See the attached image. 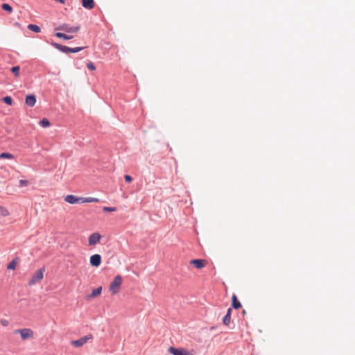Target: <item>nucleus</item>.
<instances>
[{"label": "nucleus", "instance_id": "f257e3e1", "mask_svg": "<svg viewBox=\"0 0 355 355\" xmlns=\"http://www.w3.org/2000/svg\"><path fill=\"white\" fill-rule=\"evenodd\" d=\"M123 283V278L120 275H116L110 284L109 291L112 295L117 294Z\"/></svg>", "mask_w": 355, "mask_h": 355}, {"label": "nucleus", "instance_id": "f03ea898", "mask_svg": "<svg viewBox=\"0 0 355 355\" xmlns=\"http://www.w3.org/2000/svg\"><path fill=\"white\" fill-rule=\"evenodd\" d=\"M15 334H19L23 340L31 339L34 337V332L32 329L28 328H24L21 329H16L14 331Z\"/></svg>", "mask_w": 355, "mask_h": 355}, {"label": "nucleus", "instance_id": "7ed1b4c3", "mask_svg": "<svg viewBox=\"0 0 355 355\" xmlns=\"http://www.w3.org/2000/svg\"><path fill=\"white\" fill-rule=\"evenodd\" d=\"M44 268L37 270L28 282V285L32 286L41 281L44 277Z\"/></svg>", "mask_w": 355, "mask_h": 355}, {"label": "nucleus", "instance_id": "20e7f679", "mask_svg": "<svg viewBox=\"0 0 355 355\" xmlns=\"http://www.w3.org/2000/svg\"><path fill=\"white\" fill-rule=\"evenodd\" d=\"M93 336L92 334L86 335L76 340L71 341V345L75 347H80L87 343L89 340H92Z\"/></svg>", "mask_w": 355, "mask_h": 355}, {"label": "nucleus", "instance_id": "39448f33", "mask_svg": "<svg viewBox=\"0 0 355 355\" xmlns=\"http://www.w3.org/2000/svg\"><path fill=\"white\" fill-rule=\"evenodd\" d=\"M168 351L173 355H193L191 352H189L184 348H175L174 347H170Z\"/></svg>", "mask_w": 355, "mask_h": 355}, {"label": "nucleus", "instance_id": "423d86ee", "mask_svg": "<svg viewBox=\"0 0 355 355\" xmlns=\"http://www.w3.org/2000/svg\"><path fill=\"white\" fill-rule=\"evenodd\" d=\"M56 30L64 31L67 33H76L80 30V26H71L67 24H63L59 27L56 28Z\"/></svg>", "mask_w": 355, "mask_h": 355}, {"label": "nucleus", "instance_id": "0eeeda50", "mask_svg": "<svg viewBox=\"0 0 355 355\" xmlns=\"http://www.w3.org/2000/svg\"><path fill=\"white\" fill-rule=\"evenodd\" d=\"M101 239V235L98 232L92 234L88 239V243L89 246L95 245L100 242Z\"/></svg>", "mask_w": 355, "mask_h": 355}, {"label": "nucleus", "instance_id": "6e6552de", "mask_svg": "<svg viewBox=\"0 0 355 355\" xmlns=\"http://www.w3.org/2000/svg\"><path fill=\"white\" fill-rule=\"evenodd\" d=\"M64 200L69 204L81 203L82 197H76L73 195H67L64 197Z\"/></svg>", "mask_w": 355, "mask_h": 355}, {"label": "nucleus", "instance_id": "1a4fd4ad", "mask_svg": "<svg viewBox=\"0 0 355 355\" xmlns=\"http://www.w3.org/2000/svg\"><path fill=\"white\" fill-rule=\"evenodd\" d=\"M90 264L92 266L98 267L101 263V257L100 254H96L90 257Z\"/></svg>", "mask_w": 355, "mask_h": 355}, {"label": "nucleus", "instance_id": "9d476101", "mask_svg": "<svg viewBox=\"0 0 355 355\" xmlns=\"http://www.w3.org/2000/svg\"><path fill=\"white\" fill-rule=\"evenodd\" d=\"M207 263V261L205 259H192L190 261V263L198 269L204 268Z\"/></svg>", "mask_w": 355, "mask_h": 355}, {"label": "nucleus", "instance_id": "9b49d317", "mask_svg": "<svg viewBox=\"0 0 355 355\" xmlns=\"http://www.w3.org/2000/svg\"><path fill=\"white\" fill-rule=\"evenodd\" d=\"M102 292V286H99L95 289H94L92 292V293L87 297V300H90L92 298H94L98 297L101 294Z\"/></svg>", "mask_w": 355, "mask_h": 355}, {"label": "nucleus", "instance_id": "f8f14e48", "mask_svg": "<svg viewBox=\"0 0 355 355\" xmlns=\"http://www.w3.org/2000/svg\"><path fill=\"white\" fill-rule=\"evenodd\" d=\"M231 313H232V309L230 308L227 309V313L223 319V322L226 326H228L230 324Z\"/></svg>", "mask_w": 355, "mask_h": 355}, {"label": "nucleus", "instance_id": "ddd939ff", "mask_svg": "<svg viewBox=\"0 0 355 355\" xmlns=\"http://www.w3.org/2000/svg\"><path fill=\"white\" fill-rule=\"evenodd\" d=\"M36 103V98L34 95H28L26 97V103L31 106L33 107L35 105Z\"/></svg>", "mask_w": 355, "mask_h": 355}, {"label": "nucleus", "instance_id": "4468645a", "mask_svg": "<svg viewBox=\"0 0 355 355\" xmlns=\"http://www.w3.org/2000/svg\"><path fill=\"white\" fill-rule=\"evenodd\" d=\"M82 5L85 8L92 9L94 7V0H83Z\"/></svg>", "mask_w": 355, "mask_h": 355}, {"label": "nucleus", "instance_id": "2eb2a0df", "mask_svg": "<svg viewBox=\"0 0 355 355\" xmlns=\"http://www.w3.org/2000/svg\"><path fill=\"white\" fill-rule=\"evenodd\" d=\"M232 306L235 309H238L241 307V304L235 295H233L232 297Z\"/></svg>", "mask_w": 355, "mask_h": 355}, {"label": "nucleus", "instance_id": "dca6fc26", "mask_svg": "<svg viewBox=\"0 0 355 355\" xmlns=\"http://www.w3.org/2000/svg\"><path fill=\"white\" fill-rule=\"evenodd\" d=\"M53 46L58 49V50L64 52V53H70V51H71V48L68 47V46H63V45H61V44H57V43H55L53 44Z\"/></svg>", "mask_w": 355, "mask_h": 355}, {"label": "nucleus", "instance_id": "f3484780", "mask_svg": "<svg viewBox=\"0 0 355 355\" xmlns=\"http://www.w3.org/2000/svg\"><path fill=\"white\" fill-rule=\"evenodd\" d=\"M55 35L57 37L62 38L63 40H71V39H72L73 37V35H67V34L62 33H56L55 34Z\"/></svg>", "mask_w": 355, "mask_h": 355}, {"label": "nucleus", "instance_id": "a211bd4d", "mask_svg": "<svg viewBox=\"0 0 355 355\" xmlns=\"http://www.w3.org/2000/svg\"><path fill=\"white\" fill-rule=\"evenodd\" d=\"M10 211L7 208L3 206L0 205V216L3 217H7L10 216Z\"/></svg>", "mask_w": 355, "mask_h": 355}, {"label": "nucleus", "instance_id": "6ab92c4d", "mask_svg": "<svg viewBox=\"0 0 355 355\" xmlns=\"http://www.w3.org/2000/svg\"><path fill=\"white\" fill-rule=\"evenodd\" d=\"M99 200L96 198H92V197H89V198H83L82 197V200H81V203H86V202H98Z\"/></svg>", "mask_w": 355, "mask_h": 355}, {"label": "nucleus", "instance_id": "aec40b11", "mask_svg": "<svg viewBox=\"0 0 355 355\" xmlns=\"http://www.w3.org/2000/svg\"><path fill=\"white\" fill-rule=\"evenodd\" d=\"M19 66H15L10 69V71L14 74L15 77L18 78L19 76Z\"/></svg>", "mask_w": 355, "mask_h": 355}, {"label": "nucleus", "instance_id": "412c9836", "mask_svg": "<svg viewBox=\"0 0 355 355\" xmlns=\"http://www.w3.org/2000/svg\"><path fill=\"white\" fill-rule=\"evenodd\" d=\"M28 28L35 33H40L41 31L40 28L35 24H29Z\"/></svg>", "mask_w": 355, "mask_h": 355}, {"label": "nucleus", "instance_id": "4be33fe9", "mask_svg": "<svg viewBox=\"0 0 355 355\" xmlns=\"http://www.w3.org/2000/svg\"><path fill=\"white\" fill-rule=\"evenodd\" d=\"M13 159L14 156L9 153H2L0 154V159Z\"/></svg>", "mask_w": 355, "mask_h": 355}, {"label": "nucleus", "instance_id": "5701e85b", "mask_svg": "<svg viewBox=\"0 0 355 355\" xmlns=\"http://www.w3.org/2000/svg\"><path fill=\"white\" fill-rule=\"evenodd\" d=\"M40 124L43 128H46V127H49L50 125V122H49V121L47 119L44 118L42 120L40 121Z\"/></svg>", "mask_w": 355, "mask_h": 355}, {"label": "nucleus", "instance_id": "b1692460", "mask_svg": "<svg viewBox=\"0 0 355 355\" xmlns=\"http://www.w3.org/2000/svg\"><path fill=\"white\" fill-rule=\"evenodd\" d=\"M2 101L9 105H11L12 103V99L10 96H5Z\"/></svg>", "mask_w": 355, "mask_h": 355}, {"label": "nucleus", "instance_id": "393cba45", "mask_svg": "<svg viewBox=\"0 0 355 355\" xmlns=\"http://www.w3.org/2000/svg\"><path fill=\"white\" fill-rule=\"evenodd\" d=\"M2 9L9 12H11L12 11V7L8 3H3L2 5Z\"/></svg>", "mask_w": 355, "mask_h": 355}, {"label": "nucleus", "instance_id": "a878e982", "mask_svg": "<svg viewBox=\"0 0 355 355\" xmlns=\"http://www.w3.org/2000/svg\"><path fill=\"white\" fill-rule=\"evenodd\" d=\"M17 266V263L15 261H12L8 266L7 268L9 270H14L15 269Z\"/></svg>", "mask_w": 355, "mask_h": 355}, {"label": "nucleus", "instance_id": "bb28decb", "mask_svg": "<svg viewBox=\"0 0 355 355\" xmlns=\"http://www.w3.org/2000/svg\"><path fill=\"white\" fill-rule=\"evenodd\" d=\"M103 210L105 211L112 212V211H115L116 210V208L114 207H104Z\"/></svg>", "mask_w": 355, "mask_h": 355}, {"label": "nucleus", "instance_id": "cd10ccee", "mask_svg": "<svg viewBox=\"0 0 355 355\" xmlns=\"http://www.w3.org/2000/svg\"><path fill=\"white\" fill-rule=\"evenodd\" d=\"M87 68H88L89 69H90V70H92V71H94V70H96V67H95V65H94L92 62H88V63L87 64Z\"/></svg>", "mask_w": 355, "mask_h": 355}, {"label": "nucleus", "instance_id": "c85d7f7f", "mask_svg": "<svg viewBox=\"0 0 355 355\" xmlns=\"http://www.w3.org/2000/svg\"><path fill=\"white\" fill-rule=\"evenodd\" d=\"M19 187H26L28 184V182L25 180H19Z\"/></svg>", "mask_w": 355, "mask_h": 355}, {"label": "nucleus", "instance_id": "c756f323", "mask_svg": "<svg viewBox=\"0 0 355 355\" xmlns=\"http://www.w3.org/2000/svg\"><path fill=\"white\" fill-rule=\"evenodd\" d=\"M83 49V47L71 48L70 53H77Z\"/></svg>", "mask_w": 355, "mask_h": 355}, {"label": "nucleus", "instance_id": "7c9ffc66", "mask_svg": "<svg viewBox=\"0 0 355 355\" xmlns=\"http://www.w3.org/2000/svg\"><path fill=\"white\" fill-rule=\"evenodd\" d=\"M0 322L1 324L3 326V327H7L8 324H9V322L8 320H6V319H1L0 320Z\"/></svg>", "mask_w": 355, "mask_h": 355}, {"label": "nucleus", "instance_id": "2f4dec72", "mask_svg": "<svg viewBox=\"0 0 355 355\" xmlns=\"http://www.w3.org/2000/svg\"><path fill=\"white\" fill-rule=\"evenodd\" d=\"M124 178H125V180L127 182H131L132 180V178H131V176H130L129 175H125L124 176Z\"/></svg>", "mask_w": 355, "mask_h": 355}]
</instances>
